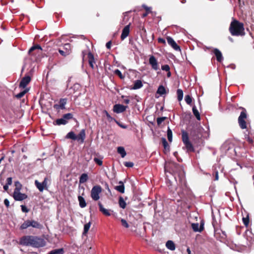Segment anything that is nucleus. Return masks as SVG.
Here are the masks:
<instances>
[{"label": "nucleus", "instance_id": "obj_1", "mask_svg": "<svg viewBox=\"0 0 254 254\" xmlns=\"http://www.w3.org/2000/svg\"><path fill=\"white\" fill-rule=\"evenodd\" d=\"M20 244L23 246L40 248L44 246L45 241L43 239L33 236H25L20 239Z\"/></svg>", "mask_w": 254, "mask_h": 254}, {"label": "nucleus", "instance_id": "obj_2", "mask_svg": "<svg viewBox=\"0 0 254 254\" xmlns=\"http://www.w3.org/2000/svg\"><path fill=\"white\" fill-rule=\"evenodd\" d=\"M229 30L233 36H243L245 35L244 24L235 19L231 21Z\"/></svg>", "mask_w": 254, "mask_h": 254}, {"label": "nucleus", "instance_id": "obj_3", "mask_svg": "<svg viewBox=\"0 0 254 254\" xmlns=\"http://www.w3.org/2000/svg\"><path fill=\"white\" fill-rule=\"evenodd\" d=\"M203 128L199 124H194L190 130V135L194 143L196 142L201 137Z\"/></svg>", "mask_w": 254, "mask_h": 254}, {"label": "nucleus", "instance_id": "obj_4", "mask_svg": "<svg viewBox=\"0 0 254 254\" xmlns=\"http://www.w3.org/2000/svg\"><path fill=\"white\" fill-rule=\"evenodd\" d=\"M168 167L174 175H177L180 180L184 178L185 172L181 165L175 162H171L168 163Z\"/></svg>", "mask_w": 254, "mask_h": 254}, {"label": "nucleus", "instance_id": "obj_5", "mask_svg": "<svg viewBox=\"0 0 254 254\" xmlns=\"http://www.w3.org/2000/svg\"><path fill=\"white\" fill-rule=\"evenodd\" d=\"M182 139L188 152H194V148L190 140L189 133L185 130H183L182 132Z\"/></svg>", "mask_w": 254, "mask_h": 254}, {"label": "nucleus", "instance_id": "obj_6", "mask_svg": "<svg viewBox=\"0 0 254 254\" xmlns=\"http://www.w3.org/2000/svg\"><path fill=\"white\" fill-rule=\"evenodd\" d=\"M42 49L39 45L32 46L29 50L28 54L30 56L34 57L32 59L34 61H37L42 54Z\"/></svg>", "mask_w": 254, "mask_h": 254}, {"label": "nucleus", "instance_id": "obj_7", "mask_svg": "<svg viewBox=\"0 0 254 254\" xmlns=\"http://www.w3.org/2000/svg\"><path fill=\"white\" fill-rule=\"evenodd\" d=\"M29 227H32L34 228L41 229L42 228L43 226L38 221L34 220H27L25 221L20 226L21 229H25Z\"/></svg>", "mask_w": 254, "mask_h": 254}, {"label": "nucleus", "instance_id": "obj_8", "mask_svg": "<svg viewBox=\"0 0 254 254\" xmlns=\"http://www.w3.org/2000/svg\"><path fill=\"white\" fill-rule=\"evenodd\" d=\"M242 109L243 111L241 112L238 121L240 128L244 129L247 127V125L246 122V120L247 118V114L245 109L243 108Z\"/></svg>", "mask_w": 254, "mask_h": 254}, {"label": "nucleus", "instance_id": "obj_9", "mask_svg": "<svg viewBox=\"0 0 254 254\" xmlns=\"http://www.w3.org/2000/svg\"><path fill=\"white\" fill-rule=\"evenodd\" d=\"M102 189L99 185H96L93 187L91 190V197L94 201H97L100 198V194L101 193Z\"/></svg>", "mask_w": 254, "mask_h": 254}, {"label": "nucleus", "instance_id": "obj_10", "mask_svg": "<svg viewBox=\"0 0 254 254\" xmlns=\"http://www.w3.org/2000/svg\"><path fill=\"white\" fill-rule=\"evenodd\" d=\"M48 177H45L44 181L40 183L37 180L35 181V185L40 192H43L44 190H47L48 189Z\"/></svg>", "mask_w": 254, "mask_h": 254}, {"label": "nucleus", "instance_id": "obj_11", "mask_svg": "<svg viewBox=\"0 0 254 254\" xmlns=\"http://www.w3.org/2000/svg\"><path fill=\"white\" fill-rule=\"evenodd\" d=\"M13 197L16 201H22L27 197V195L25 193H22L19 191H14Z\"/></svg>", "mask_w": 254, "mask_h": 254}, {"label": "nucleus", "instance_id": "obj_12", "mask_svg": "<svg viewBox=\"0 0 254 254\" xmlns=\"http://www.w3.org/2000/svg\"><path fill=\"white\" fill-rule=\"evenodd\" d=\"M149 63L151 65V67L155 70H157L159 68V66L157 61L155 57L152 55L149 59Z\"/></svg>", "mask_w": 254, "mask_h": 254}, {"label": "nucleus", "instance_id": "obj_13", "mask_svg": "<svg viewBox=\"0 0 254 254\" xmlns=\"http://www.w3.org/2000/svg\"><path fill=\"white\" fill-rule=\"evenodd\" d=\"M167 42L169 45H170L175 50L177 51H181V48L179 46H178L176 42L174 40V39L169 36H168L166 38Z\"/></svg>", "mask_w": 254, "mask_h": 254}, {"label": "nucleus", "instance_id": "obj_14", "mask_svg": "<svg viewBox=\"0 0 254 254\" xmlns=\"http://www.w3.org/2000/svg\"><path fill=\"white\" fill-rule=\"evenodd\" d=\"M86 137L85 130L82 129L80 130V132L78 135H76V140L80 143H83L84 142V140Z\"/></svg>", "mask_w": 254, "mask_h": 254}, {"label": "nucleus", "instance_id": "obj_15", "mask_svg": "<svg viewBox=\"0 0 254 254\" xmlns=\"http://www.w3.org/2000/svg\"><path fill=\"white\" fill-rule=\"evenodd\" d=\"M31 79L29 76H25L23 77L19 83V87L25 88L26 86L29 83Z\"/></svg>", "mask_w": 254, "mask_h": 254}, {"label": "nucleus", "instance_id": "obj_16", "mask_svg": "<svg viewBox=\"0 0 254 254\" xmlns=\"http://www.w3.org/2000/svg\"><path fill=\"white\" fill-rule=\"evenodd\" d=\"M126 109V106L116 104L113 107L114 112L119 114L124 112Z\"/></svg>", "mask_w": 254, "mask_h": 254}, {"label": "nucleus", "instance_id": "obj_17", "mask_svg": "<svg viewBox=\"0 0 254 254\" xmlns=\"http://www.w3.org/2000/svg\"><path fill=\"white\" fill-rule=\"evenodd\" d=\"M191 228L194 232H201L204 230V224L201 222L200 226H199L198 223H192Z\"/></svg>", "mask_w": 254, "mask_h": 254}, {"label": "nucleus", "instance_id": "obj_18", "mask_svg": "<svg viewBox=\"0 0 254 254\" xmlns=\"http://www.w3.org/2000/svg\"><path fill=\"white\" fill-rule=\"evenodd\" d=\"M98 205L99 207V210L105 216H109L111 215V210L109 209H105L102 203L99 202L98 203Z\"/></svg>", "mask_w": 254, "mask_h": 254}, {"label": "nucleus", "instance_id": "obj_19", "mask_svg": "<svg viewBox=\"0 0 254 254\" xmlns=\"http://www.w3.org/2000/svg\"><path fill=\"white\" fill-rule=\"evenodd\" d=\"M213 53L215 55L216 58V60L218 62H221L223 60L222 54L221 51L218 49H214Z\"/></svg>", "mask_w": 254, "mask_h": 254}, {"label": "nucleus", "instance_id": "obj_20", "mask_svg": "<svg viewBox=\"0 0 254 254\" xmlns=\"http://www.w3.org/2000/svg\"><path fill=\"white\" fill-rule=\"evenodd\" d=\"M88 63H89L90 66L92 69H94V64H95V61L94 56L91 52H89L88 54Z\"/></svg>", "mask_w": 254, "mask_h": 254}, {"label": "nucleus", "instance_id": "obj_21", "mask_svg": "<svg viewBox=\"0 0 254 254\" xmlns=\"http://www.w3.org/2000/svg\"><path fill=\"white\" fill-rule=\"evenodd\" d=\"M66 103V99H61L60 100V105H55L54 108L58 109L60 108L61 109H64L65 108V105Z\"/></svg>", "mask_w": 254, "mask_h": 254}, {"label": "nucleus", "instance_id": "obj_22", "mask_svg": "<svg viewBox=\"0 0 254 254\" xmlns=\"http://www.w3.org/2000/svg\"><path fill=\"white\" fill-rule=\"evenodd\" d=\"M166 247L171 251H174L176 249L175 243L171 240H169L166 242Z\"/></svg>", "mask_w": 254, "mask_h": 254}, {"label": "nucleus", "instance_id": "obj_23", "mask_svg": "<svg viewBox=\"0 0 254 254\" xmlns=\"http://www.w3.org/2000/svg\"><path fill=\"white\" fill-rule=\"evenodd\" d=\"M143 86L141 80H135L133 86L130 87L131 89H137L140 88Z\"/></svg>", "mask_w": 254, "mask_h": 254}, {"label": "nucleus", "instance_id": "obj_24", "mask_svg": "<svg viewBox=\"0 0 254 254\" xmlns=\"http://www.w3.org/2000/svg\"><path fill=\"white\" fill-rule=\"evenodd\" d=\"M79 206L81 208H84L86 206V202L84 198L81 196H78Z\"/></svg>", "mask_w": 254, "mask_h": 254}, {"label": "nucleus", "instance_id": "obj_25", "mask_svg": "<svg viewBox=\"0 0 254 254\" xmlns=\"http://www.w3.org/2000/svg\"><path fill=\"white\" fill-rule=\"evenodd\" d=\"M116 190H118L120 192L123 193L125 191V187L123 183L122 182H119V185L115 187Z\"/></svg>", "mask_w": 254, "mask_h": 254}, {"label": "nucleus", "instance_id": "obj_26", "mask_svg": "<svg viewBox=\"0 0 254 254\" xmlns=\"http://www.w3.org/2000/svg\"><path fill=\"white\" fill-rule=\"evenodd\" d=\"M117 152L119 154L121 155L122 158L125 157L127 155V153L126 151H125V148L122 146L118 147Z\"/></svg>", "mask_w": 254, "mask_h": 254}, {"label": "nucleus", "instance_id": "obj_27", "mask_svg": "<svg viewBox=\"0 0 254 254\" xmlns=\"http://www.w3.org/2000/svg\"><path fill=\"white\" fill-rule=\"evenodd\" d=\"M88 179V177L87 174L83 173L82 174L80 178H79V183L80 184H83L85 183Z\"/></svg>", "mask_w": 254, "mask_h": 254}, {"label": "nucleus", "instance_id": "obj_28", "mask_svg": "<svg viewBox=\"0 0 254 254\" xmlns=\"http://www.w3.org/2000/svg\"><path fill=\"white\" fill-rule=\"evenodd\" d=\"M76 134L74 133L73 131L69 132L65 136V138L67 139H71L73 140H76Z\"/></svg>", "mask_w": 254, "mask_h": 254}, {"label": "nucleus", "instance_id": "obj_29", "mask_svg": "<svg viewBox=\"0 0 254 254\" xmlns=\"http://www.w3.org/2000/svg\"><path fill=\"white\" fill-rule=\"evenodd\" d=\"M192 112L193 115L195 116L197 120H200V116L199 113L195 106L192 107Z\"/></svg>", "mask_w": 254, "mask_h": 254}, {"label": "nucleus", "instance_id": "obj_30", "mask_svg": "<svg viewBox=\"0 0 254 254\" xmlns=\"http://www.w3.org/2000/svg\"><path fill=\"white\" fill-rule=\"evenodd\" d=\"M166 89L163 86L160 85L159 86L157 91V93L160 94V95H162L166 94Z\"/></svg>", "mask_w": 254, "mask_h": 254}, {"label": "nucleus", "instance_id": "obj_31", "mask_svg": "<svg viewBox=\"0 0 254 254\" xmlns=\"http://www.w3.org/2000/svg\"><path fill=\"white\" fill-rule=\"evenodd\" d=\"M29 91L28 88H25L22 91L20 92L18 94H16L15 96L17 99H20L27 93Z\"/></svg>", "mask_w": 254, "mask_h": 254}, {"label": "nucleus", "instance_id": "obj_32", "mask_svg": "<svg viewBox=\"0 0 254 254\" xmlns=\"http://www.w3.org/2000/svg\"><path fill=\"white\" fill-rule=\"evenodd\" d=\"M162 142L164 149L166 150L169 151L170 146L167 142L166 139L165 138H162Z\"/></svg>", "mask_w": 254, "mask_h": 254}, {"label": "nucleus", "instance_id": "obj_33", "mask_svg": "<svg viewBox=\"0 0 254 254\" xmlns=\"http://www.w3.org/2000/svg\"><path fill=\"white\" fill-rule=\"evenodd\" d=\"M178 100L181 101L183 98V91L181 89H178L177 91Z\"/></svg>", "mask_w": 254, "mask_h": 254}, {"label": "nucleus", "instance_id": "obj_34", "mask_svg": "<svg viewBox=\"0 0 254 254\" xmlns=\"http://www.w3.org/2000/svg\"><path fill=\"white\" fill-rule=\"evenodd\" d=\"M56 125H65L67 123V121L64 120L63 117L61 119H58L56 121Z\"/></svg>", "mask_w": 254, "mask_h": 254}, {"label": "nucleus", "instance_id": "obj_35", "mask_svg": "<svg viewBox=\"0 0 254 254\" xmlns=\"http://www.w3.org/2000/svg\"><path fill=\"white\" fill-rule=\"evenodd\" d=\"M51 254H63L64 249L63 248L55 249L50 252Z\"/></svg>", "mask_w": 254, "mask_h": 254}, {"label": "nucleus", "instance_id": "obj_36", "mask_svg": "<svg viewBox=\"0 0 254 254\" xmlns=\"http://www.w3.org/2000/svg\"><path fill=\"white\" fill-rule=\"evenodd\" d=\"M119 203L120 206L122 208H125L126 206V202L124 200L123 198L121 196L119 198Z\"/></svg>", "mask_w": 254, "mask_h": 254}, {"label": "nucleus", "instance_id": "obj_37", "mask_svg": "<svg viewBox=\"0 0 254 254\" xmlns=\"http://www.w3.org/2000/svg\"><path fill=\"white\" fill-rule=\"evenodd\" d=\"M167 137L169 141L172 142L173 138L172 131L169 127H168L167 129Z\"/></svg>", "mask_w": 254, "mask_h": 254}, {"label": "nucleus", "instance_id": "obj_38", "mask_svg": "<svg viewBox=\"0 0 254 254\" xmlns=\"http://www.w3.org/2000/svg\"><path fill=\"white\" fill-rule=\"evenodd\" d=\"M63 118L65 121H68L73 118V115L71 113H67L63 115Z\"/></svg>", "mask_w": 254, "mask_h": 254}, {"label": "nucleus", "instance_id": "obj_39", "mask_svg": "<svg viewBox=\"0 0 254 254\" xmlns=\"http://www.w3.org/2000/svg\"><path fill=\"white\" fill-rule=\"evenodd\" d=\"M127 37V25L125 26L123 29L122 34L121 35L122 40H124Z\"/></svg>", "mask_w": 254, "mask_h": 254}, {"label": "nucleus", "instance_id": "obj_40", "mask_svg": "<svg viewBox=\"0 0 254 254\" xmlns=\"http://www.w3.org/2000/svg\"><path fill=\"white\" fill-rule=\"evenodd\" d=\"M14 184L15 188L14 191H19L21 189V184L18 181L15 182Z\"/></svg>", "mask_w": 254, "mask_h": 254}, {"label": "nucleus", "instance_id": "obj_41", "mask_svg": "<svg viewBox=\"0 0 254 254\" xmlns=\"http://www.w3.org/2000/svg\"><path fill=\"white\" fill-rule=\"evenodd\" d=\"M90 226H91L90 222H88L84 225L83 234H86V233H87V232L88 231V230L90 227Z\"/></svg>", "mask_w": 254, "mask_h": 254}, {"label": "nucleus", "instance_id": "obj_42", "mask_svg": "<svg viewBox=\"0 0 254 254\" xmlns=\"http://www.w3.org/2000/svg\"><path fill=\"white\" fill-rule=\"evenodd\" d=\"M185 100L188 104L190 105L192 102V98L190 95H187L185 97Z\"/></svg>", "mask_w": 254, "mask_h": 254}, {"label": "nucleus", "instance_id": "obj_43", "mask_svg": "<svg viewBox=\"0 0 254 254\" xmlns=\"http://www.w3.org/2000/svg\"><path fill=\"white\" fill-rule=\"evenodd\" d=\"M59 52L60 54L63 56H66V55H69L70 53L69 50H66L65 51H64L62 50L59 49Z\"/></svg>", "mask_w": 254, "mask_h": 254}, {"label": "nucleus", "instance_id": "obj_44", "mask_svg": "<svg viewBox=\"0 0 254 254\" xmlns=\"http://www.w3.org/2000/svg\"><path fill=\"white\" fill-rule=\"evenodd\" d=\"M243 222L244 224L246 226L248 227L249 224V217L248 216H247L246 217H243Z\"/></svg>", "mask_w": 254, "mask_h": 254}, {"label": "nucleus", "instance_id": "obj_45", "mask_svg": "<svg viewBox=\"0 0 254 254\" xmlns=\"http://www.w3.org/2000/svg\"><path fill=\"white\" fill-rule=\"evenodd\" d=\"M166 117H159L157 119V123L158 126H160L162 123L166 120Z\"/></svg>", "mask_w": 254, "mask_h": 254}, {"label": "nucleus", "instance_id": "obj_46", "mask_svg": "<svg viewBox=\"0 0 254 254\" xmlns=\"http://www.w3.org/2000/svg\"><path fill=\"white\" fill-rule=\"evenodd\" d=\"M115 73L116 74L118 75L121 79H123L125 78V76L122 74L121 71L120 70L116 69L115 70Z\"/></svg>", "mask_w": 254, "mask_h": 254}, {"label": "nucleus", "instance_id": "obj_47", "mask_svg": "<svg viewBox=\"0 0 254 254\" xmlns=\"http://www.w3.org/2000/svg\"><path fill=\"white\" fill-rule=\"evenodd\" d=\"M117 219L118 220L121 221V222L122 223V225L124 227H125V228H127V221L125 219L120 218H118Z\"/></svg>", "mask_w": 254, "mask_h": 254}, {"label": "nucleus", "instance_id": "obj_48", "mask_svg": "<svg viewBox=\"0 0 254 254\" xmlns=\"http://www.w3.org/2000/svg\"><path fill=\"white\" fill-rule=\"evenodd\" d=\"M130 183L131 185V188L133 192H135L136 191V187L135 186V184L134 183V181L132 180H129Z\"/></svg>", "mask_w": 254, "mask_h": 254}, {"label": "nucleus", "instance_id": "obj_49", "mask_svg": "<svg viewBox=\"0 0 254 254\" xmlns=\"http://www.w3.org/2000/svg\"><path fill=\"white\" fill-rule=\"evenodd\" d=\"M94 161L98 165H99V166L102 165L103 162H102V161L101 159H99L98 158H94Z\"/></svg>", "mask_w": 254, "mask_h": 254}, {"label": "nucleus", "instance_id": "obj_50", "mask_svg": "<svg viewBox=\"0 0 254 254\" xmlns=\"http://www.w3.org/2000/svg\"><path fill=\"white\" fill-rule=\"evenodd\" d=\"M161 69L163 70H165V71H169V70H170V67L169 65L165 64V65H162Z\"/></svg>", "mask_w": 254, "mask_h": 254}, {"label": "nucleus", "instance_id": "obj_51", "mask_svg": "<svg viewBox=\"0 0 254 254\" xmlns=\"http://www.w3.org/2000/svg\"><path fill=\"white\" fill-rule=\"evenodd\" d=\"M21 208L22 211L23 212L27 213L29 211V209L27 208V207L25 205H21Z\"/></svg>", "mask_w": 254, "mask_h": 254}, {"label": "nucleus", "instance_id": "obj_52", "mask_svg": "<svg viewBox=\"0 0 254 254\" xmlns=\"http://www.w3.org/2000/svg\"><path fill=\"white\" fill-rule=\"evenodd\" d=\"M12 178L11 177H9L8 178H7L6 179V185H8V186H10L12 184Z\"/></svg>", "mask_w": 254, "mask_h": 254}, {"label": "nucleus", "instance_id": "obj_53", "mask_svg": "<svg viewBox=\"0 0 254 254\" xmlns=\"http://www.w3.org/2000/svg\"><path fill=\"white\" fill-rule=\"evenodd\" d=\"M104 112L109 121H111L113 120V118L109 115L107 111H105Z\"/></svg>", "mask_w": 254, "mask_h": 254}, {"label": "nucleus", "instance_id": "obj_54", "mask_svg": "<svg viewBox=\"0 0 254 254\" xmlns=\"http://www.w3.org/2000/svg\"><path fill=\"white\" fill-rule=\"evenodd\" d=\"M4 204L6 206V207H8L9 206V201L8 199L5 198L4 200Z\"/></svg>", "mask_w": 254, "mask_h": 254}, {"label": "nucleus", "instance_id": "obj_55", "mask_svg": "<svg viewBox=\"0 0 254 254\" xmlns=\"http://www.w3.org/2000/svg\"><path fill=\"white\" fill-rule=\"evenodd\" d=\"M158 42L160 43H162L164 44H165V43H166V41H165V39H164L163 38H159L158 39Z\"/></svg>", "mask_w": 254, "mask_h": 254}, {"label": "nucleus", "instance_id": "obj_56", "mask_svg": "<svg viewBox=\"0 0 254 254\" xmlns=\"http://www.w3.org/2000/svg\"><path fill=\"white\" fill-rule=\"evenodd\" d=\"M246 138H247V140L249 142V143H250L251 144L253 143L254 140H253V138H251L249 136H248L247 137H246Z\"/></svg>", "mask_w": 254, "mask_h": 254}, {"label": "nucleus", "instance_id": "obj_57", "mask_svg": "<svg viewBox=\"0 0 254 254\" xmlns=\"http://www.w3.org/2000/svg\"><path fill=\"white\" fill-rule=\"evenodd\" d=\"M111 44H112V42L111 41L108 42L107 43H106V46L107 47V48L108 49H110L111 48Z\"/></svg>", "mask_w": 254, "mask_h": 254}, {"label": "nucleus", "instance_id": "obj_58", "mask_svg": "<svg viewBox=\"0 0 254 254\" xmlns=\"http://www.w3.org/2000/svg\"><path fill=\"white\" fill-rule=\"evenodd\" d=\"M133 165V163L131 162H128V168L132 167Z\"/></svg>", "mask_w": 254, "mask_h": 254}, {"label": "nucleus", "instance_id": "obj_59", "mask_svg": "<svg viewBox=\"0 0 254 254\" xmlns=\"http://www.w3.org/2000/svg\"><path fill=\"white\" fill-rule=\"evenodd\" d=\"M64 47H65L66 50H69L68 49L70 48V45L69 44H65Z\"/></svg>", "mask_w": 254, "mask_h": 254}, {"label": "nucleus", "instance_id": "obj_60", "mask_svg": "<svg viewBox=\"0 0 254 254\" xmlns=\"http://www.w3.org/2000/svg\"><path fill=\"white\" fill-rule=\"evenodd\" d=\"M8 185L5 184L4 186H3V189L4 190L7 191L8 189Z\"/></svg>", "mask_w": 254, "mask_h": 254}, {"label": "nucleus", "instance_id": "obj_61", "mask_svg": "<svg viewBox=\"0 0 254 254\" xmlns=\"http://www.w3.org/2000/svg\"><path fill=\"white\" fill-rule=\"evenodd\" d=\"M148 13H149L148 12H146L145 13H144L143 14H142V17H146L148 15Z\"/></svg>", "mask_w": 254, "mask_h": 254}, {"label": "nucleus", "instance_id": "obj_62", "mask_svg": "<svg viewBox=\"0 0 254 254\" xmlns=\"http://www.w3.org/2000/svg\"><path fill=\"white\" fill-rule=\"evenodd\" d=\"M145 9L146 10V12H148V13L150 12V8L149 7L145 6Z\"/></svg>", "mask_w": 254, "mask_h": 254}, {"label": "nucleus", "instance_id": "obj_63", "mask_svg": "<svg viewBox=\"0 0 254 254\" xmlns=\"http://www.w3.org/2000/svg\"><path fill=\"white\" fill-rule=\"evenodd\" d=\"M171 75V73L170 72V70H169V71H167V76L168 77H170Z\"/></svg>", "mask_w": 254, "mask_h": 254}, {"label": "nucleus", "instance_id": "obj_64", "mask_svg": "<svg viewBox=\"0 0 254 254\" xmlns=\"http://www.w3.org/2000/svg\"><path fill=\"white\" fill-rule=\"evenodd\" d=\"M187 252L188 253V254H191V251H190V248H187Z\"/></svg>", "mask_w": 254, "mask_h": 254}]
</instances>
